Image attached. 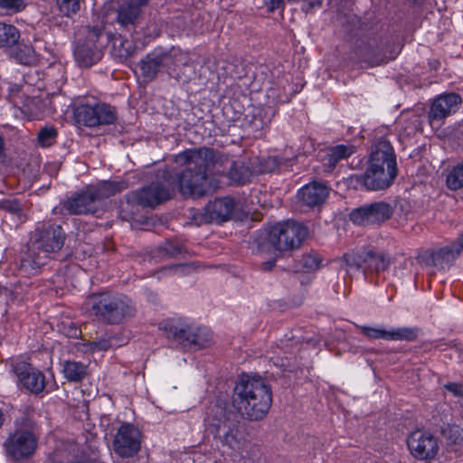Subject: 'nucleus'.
Masks as SVG:
<instances>
[{
    "instance_id": "obj_1",
    "label": "nucleus",
    "mask_w": 463,
    "mask_h": 463,
    "mask_svg": "<svg viewBox=\"0 0 463 463\" xmlns=\"http://www.w3.org/2000/svg\"><path fill=\"white\" fill-rule=\"evenodd\" d=\"M222 155L213 148L187 149L175 156V162L185 165L176 175L179 192L184 196L200 198L210 189L208 172L222 160Z\"/></svg>"
},
{
    "instance_id": "obj_2",
    "label": "nucleus",
    "mask_w": 463,
    "mask_h": 463,
    "mask_svg": "<svg viewBox=\"0 0 463 463\" xmlns=\"http://www.w3.org/2000/svg\"><path fill=\"white\" fill-rule=\"evenodd\" d=\"M397 175L393 147L388 140L380 138L373 147L364 173L350 175L349 183L367 191H383L393 184Z\"/></svg>"
},
{
    "instance_id": "obj_3",
    "label": "nucleus",
    "mask_w": 463,
    "mask_h": 463,
    "mask_svg": "<svg viewBox=\"0 0 463 463\" xmlns=\"http://www.w3.org/2000/svg\"><path fill=\"white\" fill-rule=\"evenodd\" d=\"M272 405V391L261 377L242 375L235 383L232 407L249 421L263 420Z\"/></svg>"
},
{
    "instance_id": "obj_4",
    "label": "nucleus",
    "mask_w": 463,
    "mask_h": 463,
    "mask_svg": "<svg viewBox=\"0 0 463 463\" xmlns=\"http://www.w3.org/2000/svg\"><path fill=\"white\" fill-rule=\"evenodd\" d=\"M82 309L88 317L107 326L123 325L137 314L136 305L129 297L111 290L90 294Z\"/></svg>"
},
{
    "instance_id": "obj_5",
    "label": "nucleus",
    "mask_w": 463,
    "mask_h": 463,
    "mask_svg": "<svg viewBox=\"0 0 463 463\" xmlns=\"http://www.w3.org/2000/svg\"><path fill=\"white\" fill-rule=\"evenodd\" d=\"M206 430L223 447L236 450L241 449L244 435L240 429L238 413L230 409L226 401L217 400L209 408L204 419Z\"/></svg>"
},
{
    "instance_id": "obj_6",
    "label": "nucleus",
    "mask_w": 463,
    "mask_h": 463,
    "mask_svg": "<svg viewBox=\"0 0 463 463\" xmlns=\"http://www.w3.org/2000/svg\"><path fill=\"white\" fill-rule=\"evenodd\" d=\"M40 428L36 421L24 412L14 421V430L4 441L3 447L6 457L14 461L31 458L38 449Z\"/></svg>"
},
{
    "instance_id": "obj_7",
    "label": "nucleus",
    "mask_w": 463,
    "mask_h": 463,
    "mask_svg": "<svg viewBox=\"0 0 463 463\" xmlns=\"http://www.w3.org/2000/svg\"><path fill=\"white\" fill-rule=\"evenodd\" d=\"M160 329L166 337L184 348L194 350L207 347L212 341L211 332L206 327L194 326L181 319H169L161 324Z\"/></svg>"
},
{
    "instance_id": "obj_8",
    "label": "nucleus",
    "mask_w": 463,
    "mask_h": 463,
    "mask_svg": "<svg viewBox=\"0 0 463 463\" xmlns=\"http://www.w3.org/2000/svg\"><path fill=\"white\" fill-rule=\"evenodd\" d=\"M307 228L295 221H285L273 225L268 234V242L277 251H290L301 246L307 237Z\"/></svg>"
},
{
    "instance_id": "obj_9",
    "label": "nucleus",
    "mask_w": 463,
    "mask_h": 463,
    "mask_svg": "<svg viewBox=\"0 0 463 463\" xmlns=\"http://www.w3.org/2000/svg\"><path fill=\"white\" fill-rule=\"evenodd\" d=\"M83 34L84 41L76 46L74 56L80 66L90 67L101 59V48L105 45L101 41L104 37V26L87 25L83 28Z\"/></svg>"
},
{
    "instance_id": "obj_10",
    "label": "nucleus",
    "mask_w": 463,
    "mask_h": 463,
    "mask_svg": "<svg viewBox=\"0 0 463 463\" xmlns=\"http://www.w3.org/2000/svg\"><path fill=\"white\" fill-rule=\"evenodd\" d=\"M73 116L79 125L88 128L112 125L118 119L116 108L103 102L80 104L75 108Z\"/></svg>"
},
{
    "instance_id": "obj_11",
    "label": "nucleus",
    "mask_w": 463,
    "mask_h": 463,
    "mask_svg": "<svg viewBox=\"0 0 463 463\" xmlns=\"http://www.w3.org/2000/svg\"><path fill=\"white\" fill-rule=\"evenodd\" d=\"M65 240L66 233L61 225L49 224L35 229L31 237V244L33 250L48 259L62 249Z\"/></svg>"
},
{
    "instance_id": "obj_12",
    "label": "nucleus",
    "mask_w": 463,
    "mask_h": 463,
    "mask_svg": "<svg viewBox=\"0 0 463 463\" xmlns=\"http://www.w3.org/2000/svg\"><path fill=\"white\" fill-rule=\"evenodd\" d=\"M393 212L394 207L391 203L380 201L352 210L349 219L356 225H380L391 219Z\"/></svg>"
},
{
    "instance_id": "obj_13",
    "label": "nucleus",
    "mask_w": 463,
    "mask_h": 463,
    "mask_svg": "<svg viewBox=\"0 0 463 463\" xmlns=\"http://www.w3.org/2000/svg\"><path fill=\"white\" fill-rule=\"evenodd\" d=\"M141 448V432L131 423H123L117 430L113 440V449L121 458H131Z\"/></svg>"
},
{
    "instance_id": "obj_14",
    "label": "nucleus",
    "mask_w": 463,
    "mask_h": 463,
    "mask_svg": "<svg viewBox=\"0 0 463 463\" xmlns=\"http://www.w3.org/2000/svg\"><path fill=\"white\" fill-rule=\"evenodd\" d=\"M411 454L418 460H431L439 452L438 439L428 431L417 430L407 438Z\"/></svg>"
},
{
    "instance_id": "obj_15",
    "label": "nucleus",
    "mask_w": 463,
    "mask_h": 463,
    "mask_svg": "<svg viewBox=\"0 0 463 463\" xmlns=\"http://www.w3.org/2000/svg\"><path fill=\"white\" fill-rule=\"evenodd\" d=\"M91 193L89 186L80 193H74L71 197L61 203L59 212L74 215L96 213L99 210V204Z\"/></svg>"
},
{
    "instance_id": "obj_16",
    "label": "nucleus",
    "mask_w": 463,
    "mask_h": 463,
    "mask_svg": "<svg viewBox=\"0 0 463 463\" xmlns=\"http://www.w3.org/2000/svg\"><path fill=\"white\" fill-rule=\"evenodd\" d=\"M459 254L460 248L456 242H451L437 250H425L419 256L418 260L421 265L426 267L443 269L445 267L451 266Z\"/></svg>"
},
{
    "instance_id": "obj_17",
    "label": "nucleus",
    "mask_w": 463,
    "mask_h": 463,
    "mask_svg": "<svg viewBox=\"0 0 463 463\" xmlns=\"http://www.w3.org/2000/svg\"><path fill=\"white\" fill-rule=\"evenodd\" d=\"M172 191L160 183H152L148 186L129 193L131 200H137L142 207L155 208L172 197Z\"/></svg>"
},
{
    "instance_id": "obj_18",
    "label": "nucleus",
    "mask_w": 463,
    "mask_h": 463,
    "mask_svg": "<svg viewBox=\"0 0 463 463\" xmlns=\"http://www.w3.org/2000/svg\"><path fill=\"white\" fill-rule=\"evenodd\" d=\"M461 103V96L455 92L443 93L437 96L432 100L428 113L430 123L441 121L451 114L456 113Z\"/></svg>"
},
{
    "instance_id": "obj_19",
    "label": "nucleus",
    "mask_w": 463,
    "mask_h": 463,
    "mask_svg": "<svg viewBox=\"0 0 463 463\" xmlns=\"http://www.w3.org/2000/svg\"><path fill=\"white\" fill-rule=\"evenodd\" d=\"M14 371L22 385L32 393L39 394L45 388V376L31 364L21 361L15 364Z\"/></svg>"
},
{
    "instance_id": "obj_20",
    "label": "nucleus",
    "mask_w": 463,
    "mask_h": 463,
    "mask_svg": "<svg viewBox=\"0 0 463 463\" xmlns=\"http://www.w3.org/2000/svg\"><path fill=\"white\" fill-rule=\"evenodd\" d=\"M329 195V187L323 182L313 181L298 192V201L308 208L320 207Z\"/></svg>"
},
{
    "instance_id": "obj_21",
    "label": "nucleus",
    "mask_w": 463,
    "mask_h": 463,
    "mask_svg": "<svg viewBox=\"0 0 463 463\" xmlns=\"http://www.w3.org/2000/svg\"><path fill=\"white\" fill-rule=\"evenodd\" d=\"M163 70H165L169 77L175 79L177 81H187L188 77L177 71L180 65L187 66V57L179 49L172 48L167 52L157 51Z\"/></svg>"
},
{
    "instance_id": "obj_22",
    "label": "nucleus",
    "mask_w": 463,
    "mask_h": 463,
    "mask_svg": "<svg viewBox=\"0 0 463 463\" xmlns=\"http://www.w3.org/2000/svg\"><path fill=\"white\" fill-rule=\"evenodd\" d=\"M355 54L359 61L370 67L378 66L387 61L383 49L375 40L358 43L355 47Z\"/></svg>"
},
{
    "instance_id": "obj_23",
    "label": "nucleus",
    "mask_w": 463,
    "mask_h": 463,
    "mask_svg": "<svg viewBox=\"0 0 463 463\" xmlns=\"http://www.w3.org/2000/svg\"><path fill=\"white\" fill-rule=\"evenodd\" d=\"M143 5L135 2L125 0L124 3L118 6L117 11V23L128 32L135 30L136 24L142 14Z\"/></svg>"
},
{
    "instance_id": "obj_24",
    "label": "nucleus",
    "mask_w": 463,
    "mask_h": 463,
    "mask_svg": "<svg viewBox=\"0 0 463 463\" xmlns=\"http://www.w3.org/2000/svg\"><path fill=\"white\" fill-rule=\"evenodd\" d=\"M234 209V201L231 197L216 199L213 203L207 205L206 211L209 213L207 222L222 223L230 220Z\"/></svg>"
},
{
    "instance_id": "obj_25",
    "label": "nucleus",
    "mask_w": 463,
    "mask_h": 463,
    "mask_svg": "<svg viewBox=\"0 0 463 463\" xmlns=\"http://www.w3.org/2000/svg\"><path fill=\"white\" fill-rule=\"evenodd\" d=\"M98 204L104 199L115 195L128 188L126 181H101L95 185H89Z\"/></svg>"
},
{
    "instance_id": "obj_26",
    "label": "nucleus",
    "mask_w": 463,
    "mask_h": 463,
    "mask_svg": "<svg viewBox=\"0 0 463 463\" xmlns=\"http://www.w3.org/2000/svg\"><path fill=\"white\" fill-rule=\"evenodd\" d=\"M391 264L390 257L384 253L368 250L364 253V273H379L386 270Z\"/></svg>"
},
{
    "instance_id": "obj_27",
    "label": "nucleus",
    "mask_w": 463,
    "mask_h": 463,
    "mask_svg": "<svg viewBox=\"0 0 463 463\" xmlns=\"http://www.w3.org/2000/svg\"><path fill=\"white\" fill-rule=\"evenodd\" d=\"M45 258L43 254L33 250L32 244L28 251L25 252L20 260V270L26 275H35L39 272L41 266L45 264Z\"/></svg>"
},
{
    "instance_id": "obj_28",
    "label": "nucleus",
    "mask_w": 463,
    "mask_h": 463,
    "mask_svg": "<svg viewBox=\"0 0 463 463\" xmlns=\"http://www.w3.org/2000/svg\"><path fill=\"white\" fill-rule=\"evenodd\" d=\"M61 372L68 382L74 383H81L89 376L88 365L78 361H64Z\"/></svg>"
},
{
    "instance_id": "obj_29",
    "label": "nucleus",
    "mask_w": 463,
    "mask_h": 463,
    "mask_svg": "<svg viewBox=\"0 0 463 463\" xmlns=\"http://www.w3.org/2000/svg\"><path fill=\"white\" fill-rule=\"evenodd\" d=\"M161 70L163 68L157 50L147 53L140 61L141 75L146 81L154 80Z\"/></svg>"
},
{
    "instance_id": "obj_30",
    "label": "nucleus",
    "mask_w": 463,
    "mask_h": 463,
    "mask_svg": "<svg viewBox=\"0 0 463 463\" xmlns=\"http://www.w3.org/2000/svg\"><path fill=\"white\" fill-rule=\"evenodd\" d=\"M136 52V45L133 41L122 35L115 36L112 41V53L121 61H127Z\"/></svg>"
},
{
    "instance_id": "obj_31",
    "label": "nucleus",
    "mask_w": 463,
    "mask_h": 463,
    "mask_svg": "<svg viewBox=\"0 0 463 463\" xmlns=\"http://www.w3.org/2000/svg\"><path fill=\"white\" fill-rule=\"evenodd\" d=\"M6 52H9L10 56L15 60L18 63L24 65H30L34 61L35 52L33 48L24 43V42H20L15 43V46L7 49Z\"/></svg>"
},
{
    "instance_id": "obj_32",
    "label": "nucleus",
    "mask_w": 463,
    "mask_h": 463,
    "mask_svg": "<svg viewBox=\"0 0 463 463\" xmlns=\"http://www.w3.org/2000/svg\"><path fill=\"white\" fill-rule=\"evenodd\" d=\"M20 31L13 24L0 22V49L7 51L18 43Z\"/></svg>"
},
{
    "instance_id": "obj_33",
    "label": "nucleus",
    "mask_w": 463,
    "mask_h": 463,
    "mask_svg": "<svg viewBox=\"0 0 463 463\" xmlns=\"http://www.w3.org/2000/svg\"><path fill=\"white\" fill-rule=\"evenodd\" d=\"M354 153V146L337 145L329 149L325 157V161L329 167L335 168L339 161L348 158Z\"/></svg>"
},
{
    "instance_id": "obj_34",
    "label": "nucleus",
    "mask_w": 463,
    "mask_h": 463,
    "mask_svg": "<svg viewBox=\"0 0 463 463\" xmlns=\"http://www.w3.org/2000/svg\"><path fill=\"white\" fill-rule=\"evenodd\" d=\"M337 262L340 269L348 274L352 270H359L364 268V254L345 253Z\"/></svg>"
},
{
    "instance_id": "obj_35",
    "label": "nucleus",
    "mask_w": 463,
    "mask_h": 463,
    "mask_svg": "<svg viewBox=\"0 0 463 463\" xmlns=\"http://www.w3.org/2000/svg\"><path fill=\"white\" fill-rule=\"evenodd\" d=\"M129 197L128 193L119 203L118 217L122 221H130L134 219V216L138 211V206H140V204H137V200H131Z\"/></svg>"
},
{
    "instance_id": "obj_36",
    "label": "nucleus",
    "mask_w": 463,
    "mask_h": 463,
    "mask_svg": "<svg viewBox=\"0 0 463 463\" xmlns=\"http://www.w3.org/2000/svg\"><path fill=\"white\" fill-rule=\"evenodd\" d=\"M446 183L448 188L453 191L463 188V161L451 169Z\"/></svg>"
},
{
    "instance_id": "obj_37",
    "label": "nucleus",
    "mask_w": 463,
    "mask_h": 463,
    "mask_svg": "<svg viewBox=\"0 0 463 463\" xmlns=\"http://www.w3.org/2000/svg\"><path fill=\"white\" fill-rule=\"evenodd\" d=\"M419 335L417 327H400L389 331V340L415 341Z\"/></svg>"
},
{
    "instance_id": "obj_38",
    "label": "nucleus",
    "mask_w": 463,
    "mask_h": 463,
    "mask_svg": "<svg viewBox=\"0 0 463 463\" xmlns=\"http://www.w3.org/2000/svg\"><path fill=\"white\" fill-rule=\"evenodd\" d=\"M83 0H56L59 12L66 17H71L80 12Z\"/></svg>"
},
{
    "instance_id": "obj_39",
    "label": "nucleus",
    "mask_w": 463,
    "mask_h": 463,
    "mask_svg": "<svg viewBox=\"0 0 463 463\" xmlns=\"http://www.w3.org/2000/svg\"><path fill=\"white\" fill-rule=\"evenodd\" d=\"M229 177L234 183L243 184L250 177L249 168L244 165H239L236 162L232 161L229 169Z\"/></svg>"
},
{
    "instance_id": "obj_40",
    "label": "nucleus",
    "mask_w": 463,
    "mask_h": 463,
    "mask_svg": "<svg viewBox=\"0 0 463 463\" xmlns=\"http://www.w3.org/2000/svg\"><path fill=\"white\" fill-rule=\"evenodd\" d=\"M58 131L53 126L41 128L37 134L38 144L43 147L51 146L56 140Z\"/></svg>"
},
{
    "instance_id": "obj_41",
    "label": "nucleus",
    "mask_w": 463,
    "mask_h": 463,
    "mask_svg": "<svg viewBox=\"0 0 463 463\" xmlns=\"http://www.w3.org/2000/svg\"><path fill=\"white\" fill-rule=\"evenodd\" d=\"M299 264L307 271H313L320 267L321 258L317 253H306L301 256Z\"/></svg>"
},
{
    "instance_id": "obj_42",
    "label": "nucleus",
    "mask_w": 463,
    "mask_h": 463,
    "mask_svg": "<svg viewBox=\"0 0 463 463\" xmlns=\"http://www.w3.org/2000/svg\"><path fill=\"white\" fill-rule=\"evenodd\" d=\"M0 209L12 214L20 216L22 214V207L16 199H4L0 201Z\"/></svg>"
},
{
    "instance_id": "obj_43",
    "label": "nucleus",
    "mask_w": 463,
    "mask_h": 463,
    "mask_svg": "<svg viewBox=\"0 0 463 463\" xmlns=\"http://www.w3.org/2000/svg\"><path fill=\"white\" fill-rule=\"evenodd\" d=\"M362 333L371 339L389 340V331L370 326H361Z\"/></svg>"
},
{
    "instance_id": "obj_44",
    "label": "nucleus",
    "mask_w": 463,
    "mask_h": 463,
    "mask_svg": "<svg viewBox=\"0 0 463 463\" xmlns=\"http://www.w3.org/2000/svg\"><path fill=\"white\" fill-rule=\"evenodd\" d=\"M24 0H0V9L6 12H19L25 8Z\"/></svg>"
},
{
    "instance_id": "obj_45",
    "label": "nucleus",
    "mask_w": 463,
    "mask_h": 463,
    "mask_svg": "<svg viewBox=\"0 0 463 463\" xmlns=\"http://www.w3.org/2000/svg\"><path fill=\"white\" fill-rule=\"evenodd\" d=\"M92 352L107 351L112 347L111 337H102L88 344Z\"/></svg>"
},
{
    "instance_id": "obj_46",
    "label": "nucleus",
    "mask_w": 463,
    "mask_h": 463,
    "mask_svg": "<svg viewBox=\"0 0 463 463\" xmlns=\"http://www.w3.org/2000/svg\"><path fill=\"white\" fill-rule=\"evenodd\" d=\"M165 252L172 257H175L184 251V246L178 241H168L164 246Z\"/></svg>"
},
{
    "instance_id": "obj_47",
    "label": "nucleus",
    "mask_w": 463,
    "mask_h": 463,
    "mask_svg": "<svg viewBox=\"0 0 463 463\" xmlns=\"http://www.w3.org/2000/svg\"><path fill=\"white\" fill-rule=\"evenodd\" d=\"M302 1H303V5H302L301 9L305 13H310L315 8L321 7L322 4H323V0H302Z\"/></svg>"
},
{
    "instance_id": "obj_48",
    "label": "nucleus",
    "mask_w": 463,
    "mask_h": 463,
    "mask_svg": "<svg viewBox=\"0 0 463 463\" xmlns=\"http://www.w3.org/2000/svg\"><path fill=\"white\" fill-rule=\"evenodd\" d=\"M444 388L451 392L455 397H461L463 395L462 385L458 383H449L444 385Z\"/></svg>"
},
{
    "instance_id": "obj_49",
    "label": "nucleus",
    "mask_w": 463,
    "mask_h": 463,
    "mask_svg": "<svg viewBox=\"0 0 463 463\" xmlns=\"http://www.w3.org/2000/svg\"><path fill=\"white\" fill-rule=\"evenodd\" d=\"M284 0H269L266 2L267 10L270 13L278 9H284Z\"/></svg>"
},
{
    "instance_id": "obj_50",
    "label": "nucleus",
    "mask_w": 463,
    "mask_h": 463,
    "mask_svg": "<svg viewBox=\"0 0 463 463\" xmlns=\"http://www.w3.org/2000/svg\"><path fill=\"white\" fill-rule=\"evenodd\" d=\"M275 264H276V260L273 258L267 261L262 262L260 265V269L263 271H270L275 267Z\"/></svg>"
},
{
    "instance_id": "obj_51",
    "label": "nucleus",
    "mask_w": 463,
    "mask_h": 463,
    "mask_svg": "<svg viewBox=\"0 0 463 463\" xmlns=\"http://www.w3.org/2000/svg\"><path fill=\"white\" fill-rule=\"evenodd\" d=\"M268 164H269V165L265 166L262 169V172H271V171H273L278 166V163H277L276 158L269 157Z\"/></svg>"
},
{
    "instance_id": "obj_52",
    "label": "nucleus",
    "mask_w": 463,
    "mask_h": 463,
    "mask_svg": "<svg viewBox=\"0 0 463 463\" xmlns=\"http://www.w3.org/2000/svg\"><path fill=\"white\" fill-rule=\"evenodd\" d=\"M80 334V329L77 326H72L71 327L69 333L67 334V335L70 337H77Z\"/></svg>"
},
{
    "instance_id": "obj_53",
    "label": "nucleus",
    "mask_w": 463,
    "mask_h": 463,
    "mask_svg": "<svg viewBox=\"0 0 463 463\" xmlns=\"http://www.w3.org/2000/svg\"><path fill=\"white\" fill-rule=\"evenodd\" d=\"M9 90L12 93H19L21 91V87L19 85L14 84L11 86Z\"/></svg>"
},
{
    "instance_id": "obj_54",
    "label": "nucleus",
    "mask_w": 463,
    "mask_h": 463,
    "mask_svg": "<svg viewBox=\"0 0 463 463\" xmlns=\"http://www.w3.org/2000/svg\"><path fill=\"white\" fill-rule=\"evenodd\" d=\"M5 149V142L3 137L0 135V156L3 154Z\"/></svg>"
},
{
    "instance_id": "obj_55",
    "label": "nucleus",
    "mask_w": 463,
    "mask_h": 463,
    "mask_svg": "<svg viewBox=\"0 0 463 463\" xmlns=\"http://www.w3.org/2000/svg\"><path fill=\"white\" fill-rule=\"evenodd\" d=\"M458 241H459V242L457 244L460 248V252H461L463 250V233L460 235Z\"/></svg>"
},
{
    "instance_id": "obj_56",
    "label": "nucleus",
    "mask_w": 463,
    "mask_h": 463,
    "mask_svg": "<svg viewBox=\"0 0 463 463\" xmlns=\"http://www.w3.org/2000/svg\"><path fill=\"white\" fill-rule=\"evenodd\" d=\"M5 422V415L3 411L0 410V428L4 425Z\"/></svg>"
},
{
    "instance_id": "obj_57",
    "label": "nucleus",
    "mask_w": 463,
    "mask_h": 463,
    "mask_svg": "<svg viewBox=\"0 0 463 463\" xmlns=\"http://www.w3.org/2000/svg\"><path fill=\"white\" fill-rule=\"evenodd\" d=\"M462 101H463V98H462Z\"/></svg>"
}]
</instances>
